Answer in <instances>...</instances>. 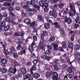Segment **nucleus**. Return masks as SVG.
I'll use <instances>...</instances> for the list:
<instances>
[{
    "mask_svg": "<svg viewBox=\"0 0 80 80\" xmlns=\"http://www.w3.org/2000/svg\"><path fill=\"white\" fill-rule=\"evenodd\" d=\"M38 26V23L34 21L32 22V23H31L30 26L32 27V28L34 29V32H37L38 30V29L36 28Z\"/></svg>",
    "mask_w": 80,
    "mask_h": 80,
    "instance_id": "f257e3e1",
    "label": "nucleus"
},
{
    "mask_svg": "<svg viewBox=\"0 0 80 80\" xmlns=\"http://www.w3.org/2000/svg\"><path fill=\"white\" fill-rule=\"evenodd\" d=\"M52 79L53 80H58V74L55 72H52Z\"/></svg>",
    "mask_w": 80,
    "mask_h": 80,
    "instance_id": "f03ea898",
    "label": "nucleus"
},
{
    "mask_svg": "<svg viewBox=\"0 0 80 80\" xmlns=\"http://www.w3.org/2000/svg\"><path fill=\"white\" fill-rule=\"evenodd\" d=\"M26 4L28 5H30L31 3L32 5H34L35 4V2L34 0H31V2L29 1H26Z\"/></svg>",
    "mask_w": 80,
    "mask_h": 80,
    "instance_id": "7ed1b4c3",
    "label": "nucleus"
},
{
    "mask_svg": "<svg viewBox=\"0 0 80 80\" xmlns=\"http://www.w3.org/2000/svg\"><path fill=\"white\" fill-rule=\"evenodd\" d=\"M64 22H67L68 24H70L72 23V20L70 17H69L67 19L64 20Z\"/></svg>",
    "mask_w": 80,
    "mask_h": 80,
    "instance_id": "20e7f679",
    "label": "nucleus"
},
{
    "mask_svg": "<svg viewBox=\"0 0 80 80\" xmlns=\"http://www.w3.org/2000/svg\"><path fill=\"white\" fill-rule=\"evenodd\" d=\"M9 72L11 73H13L14 74L16 72H17V70L16 68L13 69L12 68H10L9 69Z\"/></svg>",
    "mask_w": 80,
    "mask_h": 80,
    "instance_id": "39448f33",
    "label": "nucleus"
},
{
    "mask_svg": "<svg viewBox=\"0 0 80 80\" xmlns=\"http://www.w3.org/2000/svg\"><path fill=\"white\" fill-rule=\"evenodd\" d=\"M49 15L53 17L54 18H56L57 16V14L54 12H52V11H50L49 12Z\"/></svg>",
    "mask_w": 80,
    "mask_h": 80,
    "instance_id": "423d86ee",
    "label": "nucleus"
},
{
    "mask_svg": "<svg viewBox=\"0 0 80 80\" xmlns=\"http://www.w3.org/2000/svg\"><path fill=\"white\" fill-rule=\"evenodd\" d=\"M44 18L41 15H38V19L39 21H42L43 22Z\"/></svg>",
    "mask_w": 80,
    "mask_h": 80,
    "instance_id": "0eeeda50",
    "label": "nucleus"
},
{
    "mask_svg": "<svg viewBox=\"0 0 80 80\" xmlns=\"http://www.w3.org/2000/svg\"><path fill=\"white\" fill-rule=\"evenodd\" d=\"M70 10L71 11H73L74 12H75V9L74 8V6L73 4H71L70 6Z\"/></svg>",
    "mask_w": 80,
    "mask_h": 80,
    "instance_id": "6e6552de",
    "label": "nucleus"
},
{
    "mask_svg": "<svg viewBox=\"0 0 80 80\" xmlns=\"http://www.w3.org/2000/svg\"><path fill=\"white\" fill-rule=\"evenodd\" d=\"M51 45L53 46L54 49V50H57L58 49V45L56 43H52Z\"/></svg>",
    "mask_w": 80,
    "mask_h": 80,
    "instance_id": "1a4fd4ad",
    "label": "nucleus"
},
{
    "mask_svg": "<svg viewBox=\"0 0 80 80\" xmlns=\"http://www.w3.org/2000/svg\"><path fill=\"white\" fill-rule=\"evenodd\" d=\"M22 73L23 74H25L27 72V71H26V69L25 68H22L21 70Z\"/></svg>",
    "mask_w": 80,
    "mask_h": 80,
    "instance_id": "9d476101",
    "label": "nucleus"
},
{
    "mask_svg": "<svg viewBox=\"0 0 80 80\" xmlns=\"http://www.w3.org/2000/svg\"><path fill=\"white\" fill-rule=\"evenodd\" d=\"M58 6V4L57 3L56 4H55L54 7L53 8L52 10L53 11H56L57 9V7Z\"/></svg>",
    "mask_w": 80,
    "mask_h": 80,
    "instance_id": "9b49d317",
    "label": "nucleus"
},
{
    "mask_svg": "<svg viewBox=\"0 0 80 80\" xmlns=\"http://www.w3.org/2000/svg\"><path fill=\"white\" fill-rule=\"evenodd\" d=\"M25 22L26 24H29L30 23V20L29 18H27L25 20Z\"/></svg>",
    "mask_w": 80,
    "mask_h": 80,
    "instance_id": "f8f14e48",
    "label": "nucleus"
},
{
    "mask_svg": "<svg viewBox=\"0 0 80 80\" xmlns=\"http://www.w3.org/2000/svg\"><path fill=\"white\" fill-rule=\"evenodd\" d=\"M54 24L55 25V27L57 28H60L61 26L60 25H58V23L56 22L54 23Z\"/></svg>",
    "mask_w": 80,
    "mask_h": 80,
    "instance_id": "ddd939ff",
    "label": "nucleus"
},
{
    "mask_svg": "<svg viewBox=\"0 0 80 80\" xmlns=\"http://www.w3.org/2000/svg\"><path fill=\"white\" fill-rule=\"evenodd\" d=\"M10 50L11 51L12 53H14L15 52V50L14 48L12 47H11L10 48Z\"/></svg>",
    "mask_w": 80,
    "mask_h": 80,
    "instance_id": "4468645a",
    "label": "nucleus"
},
{
    "mask_svg": "<svg viewBox=\"0 0 80 80\" xmlns=\"http://www.w3.org/2000/svg\"><path fill=\"white\" fill-rule=\"evenodd\" d=\"M62 44V47L64 49L66 48L67 44L66 42L65 41H63L61 43Z\"/></svg>",
    "mask_w": 80,
    "mask_h": 80,
    "instance_id": "2eb2a0df",
    "label": "nucleus"
},
{
    "mask_svg": "<svg viewBox=\"0 0 80 80\" xmlns=\"http://www.w3.org/2000/svg\"><path fill=\"white\" fill-rule=\"evenodd\" d=\"M38 47L39 49L43 50L44 49V45L42 44H40Z\"/></svg>",
    "mask_w": 80,
    "mask_h": 80,
    "instance_id": "dca6fc26",
    "label": "nucleus"
},
{
    "mask_svg": "<svg viewBox=\"0 0 80 80\" xmlns=\"http://www.w3.org/2000/svg\"><path fill=\"white\" fill-rule=\"evenodd\" d=\"M80 48V46L78 45H76L75 47H74V50L76 51L78 50Z\"/></svg>",
    "mask_w": 80,
    "mask_h": 80,
    "instance_id": "f3484780",
    "label": "nucleus"
},
{
    "mask_svg": "<svg viewBox=\"0 0 80 80\" xmlns=\"http://www.w3.org/2000/svg\"><path fill=\"white\" fill-rule=\"evenodd\" d=\"M68 71L69 73H72L73 72V70L71 68H68Z\"/></svg>",
    "mask_w": 80,
    "mask_h": 80,
    "instance_id": "a211bd4d",
    "label": "nucleus"
},
{
    "mask_svg": "<svg viewBox=\"0 0 80 80\" xmlns=\"http://www.w3.org/2000/svg\"><path fill=\"white\" fill-rule=\"evenodd\" d=\"M40 76V75L38 73H35L33 75V77L36 78H38Z\"/></svg>",
    "mask_w": 80,
    "mask_h": 80,
    "instance_id": "6ab92c4d",
    "label": "nucleus"
},
{
    "mask_svg": "<svg viewBox=\"0 0 80 80\" xmlns=\"http://www.w3.org/2000/svg\"><path fill=\"white\" fill-rule=\"evenodd\" d=\"M29 50L30 51V52H32L34 51L33 49V47L32 46H29L28 47Z\"/></svg>",
    "mask_w": 80,
    "mask_h": 80,
    "instance_id": "aec40b11",
    "label": "nucleus"
},
{
    "mask_svg": "<svg viewBox=\"0 0 80 80\" xmlns=\"http://www.w3.org/2000/svg\"><path fill=\"white\" fill-rule=\"evenodd\" d=\"M4 6H8L9 7L11 6V2H5L4 3Z\"/></svg>",
    "mask_w": 80,
    "mask_h": 80,
    "instance_id": "412c9836",
    "label": "nucleus"
},
{
    "mask_svg": "<svg viewBox=\"0 0 80 80\" xmlns=\"http://www.w3.org/2000/svg\"><path fill=\"white\" fill-rule=\"evenodd\" d=\"M2 62L3 64H6L7 62V61L6 58H2Z\"/></svg>",
    "mask_w": 80,
    "mask_h": 80,
    "instance_id": "4be33fe9",
    "label": "nucleus"
},
{
    "mask_svg": "<svg viewBox=\"0 0 80 80\" xmlns=\"http://www.w3.org/2000/svg\"><path fill=\"white\" fill-rule=\"evenodd\" d=\"M64 3H60L59 5L58 4V6L59 8L62 9L64 7Z\"/></svg>",
    "mask_w": 80,
    "mask_h": 80,
    "instance_id": "5701e85b",
    "label": "nucleus"
},
{
    "mask_svg": "<svg viewBox=\"0 0 80 80\" xmlns=\"http://www.w3.org/2000/svg\"><path fill=\"white\" fill-rule=\"evenodd\" d=\"M3 50H4V51H3V52L4 53V54L6 55H8L9 54V52L8 50L5 49Z\"/></svg>",
    "mask_w": 80,
    "mask_h": 80,
    "instance_id": "b1692460",
    "label": "nucleus"
},
{
    "mask_svg": "<svg viewBox=\"0 0 80 80\" xmlns=\"http://www.w3.org/2000/svg\"><path fill=\"white\" fill-rule=\"evenodd\" d=\"M4 42H1V44L2 45V47H3V50L5 49V48H6V47L7 46V44L5 45L4 44Z\"/></svg>",
    "mask_w": 80,
    "mask_h": 80,
    "instance_id": "393cba45",
    "label": "nucleus"
},
{
    "mask_svg": "<svg viewBox=\"0 0 80 80\" xmlns=\"http://www.w3.org/2000/svg\"><path fill=\"white\" fill-rule=\"evenodd\" d=\"M54 69L55 70L58 71V66L57 65H55L53 66Z\"/></svg>",
    "mask_w": 80,
    "mask_h": 80,
    "instance_id": "a878e982",
    "label": "nucleus"
},
{
    "mask_svg": "<svg viewBox=\"0 0 80 80\" xmlns=\"http://www.w3.org/2000/svg\"><path fill=\"white\" fill-rule=\"evenodd\" d=\"M55 38L54 37H52L49 39V42H51L52 41H54L55 40Z\"/></svg>",
    "mask_w": 80,
    "mask_h": 80,
    "instance_id": "bb28decb",
    "label": "nucleus"
},
{
    "mask_svg": "<svg viewBox=\"0 0 80 80\" xmlns=\"http://www.w3.org/2000/svg\"><path fill=\"white\" fill-rule=\"evenodd\" d=\"M75 12H69V15L70 16H73L74 17V16H75Z\"/></svg>",
    "mask_w": 80,
    "mask_h": 80,
    "instance_id": "cd10ccee",
    "label": "nucleus"
},
{
    "mask_svg": "<svg viewBox=\"0 0 80 80\" xmlns=\"http://www.w3.org/2000/svg\"><path fill=\"white\" fill-rule=\"evenodd\" d=\"M50 77V73L49 72H47L46 73V77L48 78Z\"/></svg>",
    "mask_w": 80,
    "mask_h": 80,
    "instance_id": "c85d7f7f",
    "label": "nucleus"
},
{
    "mask_svg": "<svg viewBox=\"0 0 80 80\" xmlns=\"http://www.w3.org/2000/svg\"><path fill=\"white\" fill-rule=\"evenodd\" d=\"M1 26L2 27H4L6 26L5 21H2V23H1Z\"/></svg>",
    "mask_w": 80,
    "mask_h": 80,
    "instance_id": "c756f323",
    "label": "nucleus"
},
{
    "mask_svg": "<svg viewBox=\"0 0 80 80\" xmlns=\"http://www.w3.org/2000/svg\"><path fill=\"white\" fill-rule=\"evenodd\" d=\"M44 26H45V28L47 29H48L49 28V25L48 23L45 24Z\"/></svg>",
    "mask_w": 80,
    "mask_h": 80,
    "instance_id": "7c9ffc66",
    "label": "nucleus"
},
{
    "mask_svg": "<svg viewBox=\"0 0 80 80\" xmlns=\"http://www.w3.org/2000/svg\"><path fill=\"white\" fill-rule=\"evenodd\" d=\"M1 71H2V72L3 73H6L7 72V71L6 69L3 68H2L1 70Z\"/></svg>",
    "mask_w": 80,
    "mask_h": 80,
    "instance_id": "2f4dec72",
    "label": "nucleus"
},
{
    "mask_svg": "<svg viewBox=\"0 0 80 80\" xmlns=\"http://www.w3.org/2000/svg\"><path fill=\"white\" fill-rule=\"evenodd\" d=\"M48 23H49V24H51V25H53V22H52V21L50 20H48Z\"/></svg>",
    "mask_w": 80,
    "mask_h": 80,
    "instance_id": "473e14b6",
    "label": "nucleus"
},
{
    "mask_svg": "<svg viewBox=\"0 0 80 80\" xmlns=\"http://www.w3.org/2000/svg\"><path fill=\"white\" fill-rule=\"evenodd\" d=\"M38 62L39 60L38 59H35L33 61V62L34 64H36Z\"/></svg>",
    "mask_w": 80,
    "mask_h": 80,
    "instance_id": "72a5a7b5",
    "label": "nucleus"
},
{
    "mask_svg": "<svg viewBox=\"0 0 80 80\" xmlns=\"http://www.w3.org/2000/svg\"><path fill=\"white\" fill-rule=\"evenodd\" d=\"M36 66L35 65H33L32 67V70L33 71H34L36 70Z\"/></svg>",
    "mask_w": 80,
    "mask_h": 80,
    "instance_id": "f704fd0d",
    "label": "nucleus"
},
{
    "mask_svg": "<svg viewBox=\"0 0 80 80\" xmlns=\"http://www.w3.org/2000/svg\"><path fill=\"white\" fill-rule=\"evenodd\" d=\"M42 32L43 33V36H47L48 35V32H47L46 31H43Z\"/></svg>",
    "mask_w": 80,
    "mask_h": 80,
    "instance_id": "c9c22d12",
    "label": "nucleus"
},
{
    "mask_svg": "<svg viewBox=\"0 0 80 80\" xmlns=\"http://www.w3.org/2000/svg\"><path fill=\"white\" fill-rule=\"evenodd\" d=\"M9 28H10V27H9V26H7L6 27H5V28H4V30L5 31H7L8 30Z\"/></svg>",
    "mask_w": 80,
    "mask_h": 80,
    "instance_id": "e433bc0d",
    "label": "nucleus"
},
{
    "mask_svg": "<svg viewBox=\"0 0 80 80\" xmlns=\"http://www.w3.org/2000/svg\"><path fill=\"white\" fill-rule=\"evenodd\" d=\"M80 52L78 51H77L75 52V53H74V55L77 56H79L80 55Z\"/></svg>",
    "mask_w": 80,
    "mask_h": 80,
    "instance_id": "4c0bfd02",
    "label": "nucleus"
},
{
    "mask_svg": "<svg viewBox=\"0 0 80 80\" xmlns=\"http://www.w3.org/2000/svg\"><path fill=\"white\" fill-rule=\"evenodd\" d=\"M74 35H71V41H74Z\"/></svg>",
    "mask_w": 80,
    "mask_h": 80,
    "instance_id": "58836bf2",
    "label": "nucleus"
},
{
    "mask_svg": "<svg viewBox=\"0 0 80 80\" xmlns=\"http://www.w3.org/2000/svg\"><path fill=\"white\" fill-rule=\"evenodd\" d=\"M67 67L68 66L65 64H63L62 66V68L64 69L67 68Z\"/></svg>",
    "mask_w": 80,
    "mask_h": 80,
    "instance_id": "ea45409f",
    "label": "nucleus"
},
{
    "mask_svg": "<svg viewBox=\"0 0 80 80\" xmlns=\"http://www.w3.org/2000/svg\"><path fill=\"white\" fill-rule=\"evenodd\" d=\"M31 76V74H26V75H25V78H30Z\"/></svg>",
    "mask_w": 80,
    "mask_h": 80,
    "instance_id": "a19ab883",
    "label": "nucleus"
},
{
    "mask_svg": "<svg viewBox=\"0 0 80 80\" xmlns=\"http://www.w3.org/2000/svg\"><path fill=\"white\" fill-rule=\"evenodd\" d=\"M8 14L7 13H6V12H3V13H2V16L3 17H8Z\"/></svg>",
    "mask_w": 80,
    "mask_h": 80,
    "instance_id": "79ce46f5",
    "label": "nucleus"
},
{
    "mask_svg": "<svg viewBox=\"0 0 80 80\" xmlns=\"http://www.w3.org/2000/svg\"><path fill=\"white\" fill-rule=\"evenodd\" d=\"M22 48V46L21 45H18V47H16V49L17 50H19V49H20Z\"/></svg>",
    "mask_w": 80,
    "mask_h": 80,
    "instance_id": "37998d69",
    "label": "nucleus"
},
{
    "mask_svg": "<svg viewBox=\"0 0 80 80\" xmlns=\"http://www.w3.org/2000/svg\"><path fill=\"white\" fill-rule=\"evenodd\" d=\"M46 56H47L46 55L45 53H43L42 55H41V58L43 59L44 58V57H45Z\"/></svg>",
    "mask_w": 80,
    "mask_h": 80,
    "instance_id": "c03bdc74",
    "label": "nucleus"
},
{
    "mask_svg": "<svg viewBox=\"0 0 80 80\" xmlns=\"http://www.w3.org/2000/svg\"><path fill=\"white\" fill-rule=\"evenodd\" d=\"M34 8H38V10H39L40 8V6L38 5H35L34 6Z\"/></svg>",
    "mask_w": 80,
    "mask_h": 80,
    "instance_id": "a18cd8bd",
    "label": "nucleus"
},
{
    "mask_svg": "<svg viewBox=\"0 0 80 80\" xmlns=\"http://www.w3.org/2000/svg\"><path fill=\"white\" fill-rule=\"evenodd\" d=\"M29 7L27 5H25L23 6V8L26 9L27 8H29Z\"/></svg>",
    "mask_w": 80,
    "mask_h": 80,
    "instance_id": "49530a36",
    "label": "nucleus"
},
{
    "mask_svg": "<svg viewBox=\"0 0 80 80\" xmlns=\"http://www.w3.org/2000/svg\"><path fill=\"white\" fill-rule=\"evenodd\" d=\"M62 19H64V20H66L68 19V18H67V16H63L62 17Z\"/></svg>",
    "mask_w": 80,
    "mask_h": 80,
    "instance_id": "de8ad7c7",
    "label": "nucleus"
},
{
    "mask_svg": "<svg viewBox=\"0 0 80 80\" xmlns=\"http://www.w3.org/2000/svg\"><path fill=\"white\" fill-rule=\"evenodd\" d=\"M45 58L48 61H50V58H51L50 57H49L48 56H45Z\"/></svg>",
    "mask_w": 80,
    "mask_h": 80,
    "instance_id": "09e8293b",
    "label": "nucleus"
},
{
    "mask_svg": "<svg viewBox=\"0 0 80 80\" xmlns=\"http://www.w3.org/2000/svg\"><path fill=\"white\" fill-rule=\"evenodd\" d=\"M79 26V24H77L76 23H75L74 25V27L75 28H78Z\"/></svg>",
    "mask_w": 80,
    "mask_h": 80,
    "instance_id": "8fccbe9b",
    "label": "nucleus"
},
{
    "mask_svg": "<svg viewBox=\"0 0 80 80\" xmlns=\"http://www.w3.org/2000/svg\"><path fill=\"white\" fill-rule=\"evenodd\" d=\"M57 1L55 0H51V3L52 4H54Z\"/></svg>",
    "mask_w": 80,
    "mask_h": 80,
    "instance_id": "3c124183",
    "label": "nucleus"
},
{
    "mask_svg": "<svg viewBox=\"0 0 80 80\" xmlns=\"http://www.w3.org/2000/svg\"><path fill=\"white\" fill-rule=\"evenodd\" d=\"M14 54H13V57L14 58H15L17 59L18 58V55L16 53H13Z\"/></svg>",
    "mask_w": 80,
    "mask_h": 80,
    "instance_id": "603ef678",
    "label": "nucleus"
},
{
    "mask_svg": "<svg viewBox=\"0 0 80 80\" xmlns=\"http://www.w3.org/2000/svg\"><path fill=\"white\" fill-rule=\"evenodd\" d=\"M48 49L49 50H51V49L53 48H52V46L51 45L49 46H48Z\"/></svg>",
    "mask_w": 80,
    "mask_h": 80,
    "instance_id": "864d4df0",
    "label": "nucleus"
},
{
    "mask_svg": "<svg viewBox=\"0 0 80 80\" xmlns=\"http://www.w3.org/2000/svg\"><path fill=\"white\" fill-rule=\"evenodd\" d=\"M19 38H18V40H19V42H22L23 41L22 38L21 37Z\"/></svg>",
    "mask_w": 80,
    "mask_h": 80,
    "instance_id": "5fc2aeb1",
    "label": "nucleus"
},
{
    "mask_svg": "<svg viewBox=\"0 0 80 80\" xmlns=\"http://www.w3.org/2000/svg\"><path fill=\"white\" fill-rule=\"evenodd\" d=\"M79 22V18L78 17H77L76 19V22L77 23H78Z\"/></svg>",
    "mask_w": 80,
    "mask_h": 80,
    "instance_id": "6e6d98bb",
    "label": "nucleus"
},
{
    "mask_svg": "<svg viewBox=\"0 0 80 80\" xmlns=\"http://www.w3.org/2000/svg\"><path fill=\"white\" fill-rule=\"evenodd\" d=\"M39 5L41 6H42L43 5V2L42 1H40L39 2Z\"/></svg>",
    "mask_w": 80,
    "mask_h": 80,
    "instance_id": "4d7b16f0",
    "label": "nucleus"
},
{
    "mask_svg": "<svg viewBox=\"0 0 80 80\" xmlns=\"http://www.w3.org/2000/svg\"><path fill=\"white\" fill-rule=\"evenodd\" d=\"M43 5L46 8H48V5L46 3H44Z\"/></svg>",
    "mask_w": 80,
    "mask_h": 80,
    "instance_id": "13d9d810",
    "label": "nucleus"
},
{
    "mask_svg": "<svg viewBox=\"0 0 80 80\" xmlns=\"http://www.w3.org/2000/svg\"><path fill=\"white\" fill-rule=\"evenodd\" d=\"M21 11L22 12V16L24 17H25V16H26V13L22 11Z\"/></svg>",
    "mask_w": 80,
    "mask_h": 80,
    "instance_id": "bf43d9fd",
    "label": "nucleus"
},
{
    "mask_svg": "<svg viewBox=\"0 0 80 80\" xmlns=\"http://www.w3.org/2000/svg\"><path fill=\"white\" fill-rule=\"evenodd\" d=\"M72 46L73 45H72V43H70L69 45V48H72Z\"/></svg>",
    "mask_w": 80,
    "mask_h": 80,
    "instance_id": "052dcab7",
    "label": "nucleus"
},
{
    "mask_svg": "<svg viewBox=\"0 0 80 80\" xmlns=\"http://www.w3.org/2000/svg\"><path fill=\"white\" fill-rule=\"evenodd\" d=\"M33 39L35 41H36L37 40V38L36 36H33Z\"/></svg>",
    "mask_w": 80,
    "mask_h": 80,
    "instance_id": "680f3d73",
    "label": "nucleus"
},
{
    "mask_svg": "<svg viewBox=\"0 0 80 80\" xmlns=\"http://www.w3.org/2000/svg\"><path fill=\"white\" fill-rule=\"evenodd\" d=\"M9 10H10V11H11V12L13 10V8L12 7H9Z\"/></svg>",
    "mask_w": 80,
    "mask_h": 80,
    "instance_id": "e2e57ef3",
    "label": "nucleus"
},
{
    "mask_svg": "<svg viewBox=\"0 0 80 80\" xmlns=\"http://www.w3.org/2000/svg\"><path fill=\"white\" fill-rule=\"evenodd\" d=\"M60 59V60H59V61H61L62 62H64V59L62 57H61Z\"/></svg>",
    "mask_w": 80,
    "mask_h": 80,
    "instance_id": "0e129e2a",
    "label": "nucleus"
},
{
    "mask_svg": "<svg viewBox=\"0 0 80 80\" xmlns=\"http://www.w3.org/2000/svg\"><path fill=\"white\" fill-rule=\"evenodd\" d=\"M9 14H10V15H12L14 17H15V14L14 13H13L12 12H9Z\"/></svg>",
    "mask_w": 80,
    "mask_h": 80,
    "instance_id": "69168bd1",
    "label": "nucleus"
},
{
    "mask_svg": "<svg viewBox=\"0 0 80 80\" xmlns=\"http://www.w3.org/2000/svg\"><path fill=\"white\" fill-rule=\"evenodd\" d=\"M6 19L7 21H11V19L10 18H7Z\"/></svg>",
    "mask_w": 80,
    "mask_h": 80,
    "instance_id": "338daca9",
    "label": "nucleus"
},
{
    "mask_svg": "<svg viewBox=\"0 0 80 80\" xmlns=\"http://www.w3.org/2000/svg\"><path fill=\"white\" fill-rule=\"evenodd\" d=\"M24 80H31V79L30 78H25Z\"/></svg>",
    "mask_w": 80,
    "mask_h": 80,
    "instance_id": "774afa93",
    "label": "nucleus"
}]
</instances>
